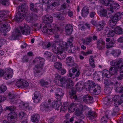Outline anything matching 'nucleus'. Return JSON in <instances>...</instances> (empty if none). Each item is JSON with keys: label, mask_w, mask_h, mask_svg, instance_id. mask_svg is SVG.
Wrapping results in <instances>:
<instances>
[{"label": "nucleus", "mask_w": 123, "mask_h": 123, "mask_svg": "<svg viewBox=\"0 0 123 123\" xmlns=\"http://www.w3.org/2000/svg\"><path fill=\"white\" fill-rule=\"evenodd\" d=\"M51 101L49 99L47 102H43L40 106V109L43 111L45 110L47 108L52 107L55 109L58 110L59 109H62L63 106H61L62 104L59 101H56L52 102L51 104Z\"/></svg>", "instance_id": "nucleus-1"}, {"label": "nucleus", "mask_w": 123, "mask_h": 123, "mask_svg": "<svg viewBox=\"0 0 123 123\" xmlns=\"http://www.w3.org/2000/svg\"><path fill=\"white\" fill-rule=\"evenodd\" d=\"M68 84L66 85L67 88L68 89L71 88L73 85V83L70 79H69L68 80L67 78L65 77L61 78L60 75H57L55 76L54 82L57 85L62 86L67 82Z\"/></svg>", "instance_id": "nucleus-2"}, {"label": "nucleus", "mask_w": 123, "mask_h": 123, "mask_svg": "<svg viewBox=\"0 0 123 123\" xmlns=\"http://www.w3.org/2000/svg\"><path fill=\"white\" fill-rule=\"evenodd\" d=\"M44 59L39 57H36L34 60L33 62L35 65V67L33 71L36 76H40L41 75L40 74L44 64Z\"/></svg>", "instance_id": "nucleus-3"}, {"label": "nucleus", "mask_w": 123, "mask_h": 123, "mask_svg": "<svg viewBox=\"0 0 123 123\" xmlns=\"http://www.w3.org/2000/svg\"><path fill=\"white\" fill-rule=\"evenodd\" d=\"M59 29V28L55 24L52 25L47 24L44 26L43 31L48 34L52 35L57 32Z\"/></svg>", "instance_id": "nucleus-4"}, {"label": "nucleus", "mask_w": 123, "mask_h": 123, "mask_svg": "<svg viewBox=\"0 0 123 123\" xmlns=\"http://www.w3.org/2000/svg\"><path fill=\"white\" fill-rule=\"evenodd\" d=\"M26 6L25 5H22L18 7L19 11L16 14L14 19L17 21L20 22L24 18L27 12Z\"/></svg>", "instance_id": "nucleus-5"}, {"label": "nucleus", "mask_w": 123, "mask_h": 123, "mask_svg": "<svg viewBox=\"0 0 123 123\" xmlns=\"http://www.w3.org/2000/svg\"><path fill=\"white\" fill-rule=\"evenodd\" d=\"M19 98V95H14L9 93L6 98L3 96H0V102L5 99L12 103H14L17 99Z\"/></svg>", "instance_id": "nucleus-6"}, {"label": "nucleus", "mask_w": 123, "mask_h": 123, "mask_svg": "<svg viewBox=\"0 0 123 123\" xmlns=\"http://www.w3.org/2000/svg\"><path fill=\"white\" fill-rule=\"evenodd\" d=\"M103 2H101L105 5L110 6V11L112 13L113 12V9L117 10L120 8L119 5L117 3H114L112 0H105V1L103 0Z\"/></svg>", "instance_id": "nucleus-7"}, {"label": "nucleus", "mask_w": 123, "mask_h": 123, "mask_svg": "<svg viewBox=\"0 0 123 123\" xmlns=\"http://www.w3.org/2000/svg\"><path fill=\"white\" fill-rule=\"evenodd\" d=\"M89 90L91 92H93L95 94H98L101 92L100 87L98 85L96 86L95 83L92 81L89 83Z\"/></svg>", "instance_id": "nucleus-8"}, {"label": "nucleus", "mask_w": 123, "mask_h": 123, "mask_svg": "<svg viewBox=\"0 0 123 123\" xmlns=\"http://www.w3.org/2000/svg\"><path fill=\"white\" fill-rule=\"evenodd\" d=\"M121 14L118 12L116 13L114 16L111 18L109 22V24L111 26L114 25L121 18Z\"/></svg>", "instance_id": "nucleus-9"}, {"label": "nucleus", "mask_w": 123, "mask_h": 123, "mask_svg": "<svg viewBox=\"0 0 123 123\" xmlns=\"http://www.w3.org/2000/svg\"><path fill=\"white\" fill-rule=\"evenodd\" d=\"M61 43H60L59 45V47H58L56 50V53L58 58L60 59H64L66 57L65 55H61L63 52L62 49L64 48V46H62L61 45Z\"/></svg>", "instance_id": "nucleus-10"}, {"label": "nucleus", "mask_w": 123, "mask_h": 123, "mask_svg": "<svg viewBox=\"0 0 123 123\" xmlns=\"http://www.w3.org/2000/svg\"><path fill=\"white\" fill-rule=\"evenodd\" d=\"M88 109V107L87 106L80 105L76 110L75 115L78 116H81L82 115V111L84 110Z\"/></svg>", "instance_id": "nucleus-11"}, {"label": "nucleus", "mask_w": 123, "mask_h": 123, "mask_svg": "<svg viewBox=\"0 0 123 123\" xmlns=\"http://www.w3.org/2000/svg\"><path fill=\"white\" fill-rule=\"evenodd\" d=\"M104 82L106 87H108L110 88L109 91L108 88L107 89H106L105 90V92L107 93L108 94L110 93L111 92V90L112 89V86L114 85V83L113 82H111L110 80H108L107 79L104 80Z\"/></svg>", "instance_id": "nucleus-12"}, {"label": "nucleus", "mask_w": 123, "mask_h": 123, "mask_svg": "<svg viewBox=\"0 0 123 123\" xmlns=\"http://www.w3.org/2000/svg\"><path fill=\"white\" fill-rule=\"evenodd\" d=\"M20 30L19 31L21 32L24 34L26 35H29L30 32V28L27 25H24L23 27H20L19 28Z\"/></svg>", "instance_id": "nucleus-13"}, {"label": "nucleus", "mask_w": 123, "mask_h": 123, "mask_svg": "<svg viewBox=\"0 0 123 123\" xmlns=\"http://www.w3.org/2000/svg\"><path fill=\"white\" fill-rule=\"evenodd\" d=\"M17 115L15 112L10 113L8 115L7 119L8 120L12 122H16L17 119Z\"/></svg>", "instance_id": "nucleus-14"}, {"label": "nucleus", "mask_w": 123, "mask_h": 123, "mask_svg": "<svg viewBox=\"0 0 123 123\" xmlns=\"http://www.w3.org/2000/svg\"><path fill=\"white\" fill-rule=\"evenodd\" d=\"M20 35V31L17 28L13 32L12 34L9 37V38L10 40H16Z\"/></svg>", "instance_id": "nucleus-15"}, {"label": "nucleus", "mask_w": 123, "mask_h": 123, "mask_svg": "<svg viewBox=\"0 0 123 123\" xmlns=\"http://www.w3.org/2000/svg\"><path fill=\"white\" fill-rule=\"evenodd\" d=\"M32 99L33 102L35 103H38L42 99V96L39 92L37 91L35 92L34 97Z\"/></svg>", "instance_id": "nucleus-16"}, {"label": "nucleus", "mask_w": 123, "mask_h": 123, "mask_svg": "<svg viewBox=\"0 0 123 123\" xmlns=\"http://www.w3.org/2000/svg\"><path fill=\"white\" fill-rule=\"evenodd\" d=\"M5 72L4 78L6 80L8 79L11 78L13 75V71L11 68L6 69Z\"/></svg>", "instance_id": "nucleus-17"}, {"label": "nucleus", "mask_w": 123, "mask_h": 123, "mask_svg": "<svg viewBox=\"0 0 123 123\" xmlns=\"http://www.w3.org/2000/svg\"><path fill=\"white\" fill-rule=\"evenodd\" d=\"M82 98L83 101L87 104L92 103L93 102L92 97L88 95L84 96Z\"/></svg>", "instance_id": "nucleus-18"}, {"label": "nucleus", "mask_w": 123, "mask_h": 123, "mask_svg": "<svg viewBox=\"0 0 123 123\" xmlns=\"http://www.w3.org/2000/svg\"><path fill=\"white\" fill-rule=\"evenodd\" d=\"M60 0H54L52 3L48 6V8L49 9H53V7L58 6L60 4Z\"/></svg>", "instance_id": "nucleus-19"}, {"label": "nucleus", "mask_w": 123, "mask_h": 123, "mask_svg": "<svg viewBox=\"0 0 123 123\" xmlns=\"http://www.w3.org/2000/svg\"><path fill=\"white\" fill-rule=\"evenodd\" d=\"M87 118L90 120H92L97 116L96 113L93 111H90L87 115Z\"/></svg>", "instance_id": "nucleus-20"}, {"label": "nucleus", "mask_w": 123, "mask_h": 123, "mask_svg": "<svg viewBox=\"0 0 123 123\" xmlns=\"http://www.w3.org/2000/svg\"><path fill=\"white\" fill-rule=\"evenodd\" d=\"M66 61V63L68 66L71 67L74 65V59L72 57H69L67 58Z\"/></svg>", "instance_id": "nucleus-21"}, {"label": "nucleus", "mask_w": 123, "mask_h": 123, "mask_svg": "<svg viewBox=\"0 0 123 123\" xmlns=\"http://www.w3.org/2000/svg\"><path fill=\"white\" fill-rule=\"evenodd\" d=\"M110 74L111 75H116L118 71V68L117 67H111L109 69Z\"/></svg>", "instance_id": "nucleus-22"}, {"label": "nucleus", "mask_w": 123, "mask_h": 123, "mask_svg": "<svg viewBox=\"0 0 123 123\" xmlns=\"http://www.w3.org/2000/svg\"><path fill=\"white\" fill-rule=\"evenodd\" d=\"M65 31L67 35L71 34L73 31L72 26L70 25H67L65 27Z\"/></svg>", "instance_id": "nucleus-23"}, {"label": "nucleus", "mask_w": 123, "mask_h": 123, "mask_svg": "<svg viewBox=\"0 0 123 123\" xmlns=\"http://www.w3.org/2000/svg\"><path fill=\"white\" fill-rule=\"evenodd\" d=\"M122 61V59L119 58L118 59L114 60L111 61L110 62V64L112 66L117 65L120 64Z\"/></svg>", "instance_id": "nucleus-24"}, {"label": "nucleus", "mask_w": 123, "mask_h": 123, "mask_svg": "<svg viewBox=\"0 0 123 123\" xmlns=\"http://www.w3.org/2000/svg\"><path fill=\"white\" fill-rule=\"evenodd\" d=\"M42 18L44 21L48 23H51L53 21L52 17L50 15H46Z\"/></svg>", "instance_id": "nucleus-25"}, {"label": "nucleus", "mask_w": 123, "mask_h": 123, "mask_svg": "<svg viewBox=\"0 0 123 123\" xmlns=\"http://www.w3.org/2000/svg\"><path fill=\"white\" fill-rule=\"evenodd\" d=\"M105 24V23L104 21L99 22L96 25L97 31H99L102 30Z\"/></svg>", "instance_id": "nucleus-26"}, {"label": "nucleus", "mask_w": 123, "mask_h": 123, "mask_svg": "<svg viewBox=\"0 0 123 123\" xmlns=\"http://www.w3.org/2000/svg\"><path fill=\"white\" fill-rule=\"evenodd\" d=\"M10 30V27L9 26H6L5 24L2 25L0 28V31L2 32L5 33L8 31Z\"/></svg>", "instance_id": "nucleus-27"}, {"label": "nucleus", "mask_w": 123, "mask_h": 123, "mask_svg": "<svg viewBox=\"0 0 123 123\" xmlns=\"http://www.w3.org/2000/svg\"><path fill=\"white\" fill-rule=\"evenodd\" d=\"M103 105L104 107L106 108L109 107L110 105L111 102L110 99L107 97H105L104 99Z\"/></svg>", "instance_id": "nucleus-28"}, {"label": "nucleus", "mask_w": 123, "mask_h": 123, "mask_svg": "<svg viewBox=\"0 0 123 123\" xmlns=\"http://www.w3.org/2000/svg\"><path fill=\"white\" fill-rule=\"evenodd\" d=\"M98 74H102L103 77H105L107 78L108 77V75L110 74V71L107 70L105 69L103 70V72H100L98 71Z\"/></svg>", "instance_id": "nucleus-29"}, {"label": "nucleus", "mask_w": 123, "mask_h": 123, "mask_svg": "<svg viewBox=\"0 0 123 123\" xmlns=\"http://www.w3.org/2000/svg\"><path fill=\"white\" fill-rule=\"evenodd\" d=\"M108 111H106L105 116L103 117L101 120V123H106L108 119Z\"/></svg>", "instance_id": "nucleus-30"}, {"label": "nucleus", "mask_w": 123, "mask_h": 123, "mask_svg": "<svg viewBox=\"0 0 123 123\" xmlns=\"http://www.w3.org/2000/svg\"><path fill=\"white\" fill-rule=\"evenodd\" d=\"M88 8L86 7H85L82 10V16L85 17L88 15L89 13Z\"/></svg>", "instance_id": "nucleus-31"}, {"label": "nucleus", "mask_w": 123, "mask_h": 123, "mask_svg": "<svg viewBox=\"0 0 123 123\" xmlns=\"http://www.w3.org/2000/svg\"><path fill=\"white\" fill-rule=\"evenodd\" d=\"M115 33L117 34H120L123 33V30L120 27L117 26L114 29Z\"/></svg>", "instance_id": "nucleus-32"}, {"label": "nucleus", "mask_w": 123, "mask_h": 123, "mask_svg": "<svg viewBox=\"0 0 123 123\" xmlns=\"http://www.w3.org/2000/svg\"><path fill=\"white\" fill-rule=\"evenodd\" d=\"M97 43V47L100 49H101L103 48V45L105 44V42L102 40L98 41Z\"/></svg>", "instance_id": "nucleus-33"}, {"label": "nucleus", "mask_w": 123, "mask_h": 123, "mask_svg": "<svg viewBox=\"0 0 123 123\" xmlns=\"http://www.w3.org/2000/svg\"><path fill=\"white\" fill-rule=\"evenodd\" d=\"M76 107L75 105L73 103L71 104L68 108V111L69 112H74L75 110Z\"/></svg>", "instance_id": "nucleus-34"}, {"label": "nucleus", "mask_w": 123, "mask_h": 123, "mask_svg": "<svg viewBox=\"0 0 123 123\" xmlns=\"http://www.w3.org/2000/svg\"><path fill=\"white\" fill-rule=\"evenodd\" d=\"M82 40L83 43L86 45H88L92 41V38L90 37H86Z\"/></svg>", "instance_id": "nucleus-35"}, {"label": "nucleus", "mask_w": 123, "mask_h": 123, "mask_svg": "<svg viewBox=\"0 0 123 123\" xmlns=\"http://www.w3.org/2000/svg\"><path fill=\"white\" fill-rule=\"evenodd\" d=\"M40 118L39 116L37 114L32 115L31 116V121L33 122H35L38 121Z\"/></svg>", "instance_id": "nucleus-36"}, {"label": "nucleus", "mask_w": 123, "mask_h": 123, "mask_svg": "<svg viewBox=\"0 0 123 123\" xmlns=\"http://www.w3.org/2000/svg\"><path fill=\"white\" fill-rule=\"evenodd\" d=\"M121 53V51L120 50L116 49L112 50L111 52V54L115 57H118Z\"/></svg>", "instance_id": "nucleus-37"}, {"label": "nucleus", "mask_w": 123, "mask_h": 123, "mask_svg": "<svg viewBox=\"0 0 123 123\" xmlns=\"http://www.w3.org/2000/svg\"><path fill=\"white\" fill-rule=\"evenodd\" d=\"M56 44H58L57 42L55 41L54 42L52 43L51 44L50 43H49L45 47V48H48L51 46L52 47H55V49H56Z\"/></svg>", "instance_id": "nucleus-38"}, {"label": "nucleus", "mask_w": 123, "mask_h": 123, "mask_svg": "<svg viewBox=\"0 0 123 123\" xmlns=\"http://www.w3.org/2000/svg\"><path fill=\"white\" fill-rule=\"evenodd\" d=\"M100 14L103 16L108 18L110 16V15L108 16L107 15V10L104 9H102L100 11Z\"/></svg>", "instance_id": "nucleus-39"}, {"label": "nucleus", "mask_w": 123, "mask_h": 123, "mask_svg": "<svg viewBox=\"0 0 123 123\" xmlns=\"http://www.w3.org/2000/svg\"><path fill=\"white\" fill-rule=\"evenodd\" d=\"M62 64L60 62H56L54 65V66L55 68L56 69L59 70L62 68Z\"/></svg>", "instance_id": "nucleus-40"}, {"label": "nucleus", "mask_w": 123, "mask_h": 123, "mask_svg": "<svg viewBox=\"0 0 123 123\" xmlns=\"http://www.w3.org/2000/svg\"><path fill=\"white\" fill-rule=\"evenodd\" d=\"M89 64L91 66L92 68H94L95 67V66L94 63L93 57V56H91L89 59Z\"/></svg>", "instance_id": "nucleus-41"}, {"label": "nucleus", "mask_w": 123, "mask_h": 123, "mask_svg": "<svg viewBox=\"0 0 123 123\" xmlns=\"http://www.w3.org/2000/svg\"><path fill=\"white\" fill-rule=\"evenodd\" d=\"M37 5V4L35 5L34 6L33 4L32 3H31L30 4L31 10V11H33L34 12H37V9L38 8L36 6Z\"/></svg>", "instance_id": "nucleus-42"}, {"label": "nucleus", "mask_w": 123, "mask_h": 123, "mask_svg": "<svg viewBox=\"0 0 123 123\" xmlns=\"http://www.w3.org/2000/svg\"><path fill=\"white\" fill-rule=\"evenodd\" d=\"M21 104H22L23 105V107L26 110H30L31 109V107L29 106L28 104H24V103L22 102H21Z\"/></svg>", "instance_id": "nucleus-43"}, {"label": "nucleus", "mask_w": 123, "mask_h": 123, "mask_svg": "<svg viewBox=\"0 0 123 123\" xmlns=\"http://www.w3.org/2000/svg\"><path fill=\"white\" fill-rule=\"evenodd\" d=\"M41 85L43 86H46L47 85L49 84V83L47 81L44 80L43 79H42L40 82Z\"/></svg>", "instance_id": "nucleus-44"}, {"label": "nucleus", "mask_w": 123, "mask_h": 123, "mask_svg": "<svg viewBox=\"0 0 123 123\" xmlns=\"http://www.w3.org/2000/svg\"><path fill=\"white\" fill-rule=\"evenodd\" d=\"M114 30V29L113 28H111L108 33L107 35V36L108 37H113L114 36L115 33L114 31H113Z\"/></svg>", "instance_id": "nucleus-45"}, {"label": "nucleus", "mask_w": 123, "mask_h": 123, "mask_svg": "<svg viewBox=\"0 0 123 123\" xmlns=\"http://www.w3.org/2000/svg\"><path fill=\"white\" fill-rule=\"evenodd\" d=\"M57 92L56 93L59 95L63 96L64 93L63 90L61 88H58L57 89Z\"/></svg>", "instance_id": "nucleus-46"}, {"label": "nucleus", "mask_w": 123, "mask_h": 123, "mask_svg": "<svg viewBox=\"0 0 123 123\" xmlns=\"http://www.w3.org/2000/svg\"><path fill=\"white\" fill-rule=\"evenodd\" d=\"M52 55V53L48 51L45 52L44 54V56L47 58H50Z\"/></svg>", "instance_id": "nucleus-47"}, {"label": "nucleus", "mask_w": 123, "mask_h": 123, "mask_svg": "<svg viewBox=\"0 0 123 123\" xmlns=\"http://www.w3.org/2000/svg\"><path fill=\"white\" fill-rule=\"evenodd\" d=\"M21 86L22 88L26 87L28 86L29 85L28 82L26 80H23V82Z\"/></svg>", "instance_id": "nucleus-48"}, {"label": "nucleus", "mask_w": 123, "mask_h": 123, "mask_svg": "<svg viewBox=\"0 0 123 123\" xmlns=\"http://www.w3.org/2000/svg\"><path fill=\"white\" fill-rule=\"evenodd\" d=\"M23 80H20L17 81L15 84L18 87L21 88Z\"/></svg>", "instance_id": "nucleus-49"}, {"label": "nucleus", "mask_w": 123, "mask_h": 123, "mask_svg": "<svg viewBox=\"0 0 123 123\" xmlns=\"http://www.w3.org/2000/svg\"><path fill=\"white\" fill-rule=\"evenodd\" d=\"M7 89L6 86L2 85L0 86V93L4 92Z\"/></svg>", "instance_id": "nucleus-50"}, {"label": "nucleus", "mask_w": 123, "mask_h": 123, "mask_svg": "<svg viewBox=\"0 0 123 123\" xmlns=\"http://www.w3.org/2000/svg\"><path fill=\"white\" fill-rule=\"evenodd\" d=\"M70 43V44L71 46L70 47V49L69 50V52L70 53H73L74 52L75 50V48L74 47L71 46V45H72V43L69 42H68V43Z\"/></svg>", "instance_id": "nucleus-51"}, {"label": "nucleus", "mask_w": 123, "mask_h": 123, "mask_svg": "<svg viewBox=\"0 0 123 123\" xmlns=\"http://www.w3.org/2000/svg\"><path fill=\"white\" fill-rule=\"evenodd\" d=\"M115 91L117 92H123V87H116L115 89Z\"/></svg>", "instance_id": "nucleus-52"}, {"label": "nucleus", "mask_w": 123, "mask_h": 123, "mask_svg": "<svg viewBox=\"0 0 123 123\" xmlns=\"http://www.w3.org/2000/svg\"><path fill=\"white\" fill-rule=\"evenodd\" d=\"M76 87L77 90L79 91L80 90V89L81 88H82V84L80 82L77 83L76 85Z\"/></svg>", "instance_id": "nucleus-53"}, {"label": "nucleus", "mask_w": 123, "mask_h": 123, "mask_svg": "<svg viewBox=\"0 0 123 123\" xmlns=\"http://www.w3.org/2000/svg\"><path fill=\"white\" fill-rule=\"evenodd\" d=\"M114 44V43L113 42L111 41L108 44L106 45V47L107 48H109L112 47L113 46Z\"/></svg>", "instance_id": "nucleus-54"}, {"label": "nucleus", "mask_w": 123, "mask_h": 123, "mask_svg": "<svg viewBox=\"0 0 123 123\" xmlns=\"http://www.w3.org/2000/svg\"><path fill=\"white\" fill-rule=\"evenodd\" d=\"M29 57L27 56H24L22 60V62H26L28 61Z\"/></svg>", "instance_id": "nucleus-55"}, {"label": "nucleus", "mask_w": 123, "mask_h": 123, "mask_svg": "<svg viewBox=\"0 0 123 123\" xmlns=\"http://www.w3.org/2000/svg\"><path fill=\"white\" fill-rule=\"evenodd\" d=\"M0 2L2 4L5 5L9 4L8 0H1Z\"/></svg>", "instance_id": "nucleus-56"}, {"label": "nucleus", "mask_w": 123, "mask_h": 123, "mask_svg": "<svg viewBox=\"0 0 123 123\" xmlns=\"http://www.w3.org/2000/svg\"><path fill=\"white\" fill-rule=\"evenodd\" d=\"M92 53V51L91 50H89L87 51L86 52H82L81 53L85 56H86L88 55L91 54Z\"/></svg>", "instance_id": "nucleus-57"}, {"label": "nucleus", "mask_w": 123, "mask_h": 123, "mask_svg": "<svg viewBox=\"0 0 123 123\" xmlns=\"http://www.w3.org/2000/svg\"><path fill=\"white\" fill-rule=\"evenodd\" d=\"M6 14V11H0V17H3V16Z\"/></svg>", "instance_id": "nucleus-58"}, {"label": "nucleus", "mask_w": 123, "mask_h": 123, "mask_svg": "<svg viewBox=\"0 0 123 123\" xmlns=\"http://www.w3.org/2000/svg\"><path fill=\"white\" fill-rule=\"evenodd\" d=\"M90 72L88 71L87 69H86L84 71V74L85 75L89 76L91 75L90 73H89Z\"/></svg>", "instance_id": "nucleus-59"}, {"label": "nucleus", "mask_w": 123, "mask_h": 123, "mask_svg": "<svg viewBox=\"0 0 123 123\" xmlns=\"http://www.w3.org/2000/svg\"><path fill=\"white\" fill-rule=\"evenodd\" d=\"M64 18V15L61 13H60L58 19L60 20H63Z\"/></svg>", "instance_id": "nucleus-60"}, {"label": "nucleus", "mask_w": 123, "mask_h": 123, "mask_svg": "<svg viewBox=\"0 0 123 123\" xmlns=\"http://www.w3.org/2000/svg\"><path fill=\"white\" fill-rule=\"evenodd\" d=\"M100 74H98L97 73H95L93 75V77L94 79L97 80V79H98V75Z\"/></svg>", "instance_id": "nucleus-61"}, {"label": "nucleus", "mask_w": 123, "mask_h": 123, "mask_svg": "<svg viewBox=\"0 0 123 123\" xmlns=\"http://www.w3.org/2000/svg\"><path fill=\"white\" fill-rule=\"evenodd\" d=\"M120 72L121 75H123V64L120 68Z\"/></svg>", "instance_id": "nucleus-62"}, {"label": "nucleus", "mask_w": 123, "mask_h": 123, "mask_svg": "<svg viewBox=\"0 0 123 123\" xmlns=\"http://www.w3.org/2000/svg\"><path fill=\"white\" fill-rule=\"evenodd\" d=\"M19 117L20 118H22L25 115V113L23 112H21L19 113Z\"/></svg>", "instance_id": "nucleus-63"}, {"label": "nucleus", "mask_w": 123, "mask_h": 123, "mask_svg": "<svg viewBox=\"0 0 123 123\" xmlns=\"http://www.w3.org/2000/svg\"><path fill=\"white\" fill-rule=\"evenodd\" d=\"M55 95L56 98L58 100H59L58 101H59V100L61 99V98L63 96H62L59 95L57 93L55 94Z\"/></svg>", "instance_id": "nucleus-64"}]
</instances>
